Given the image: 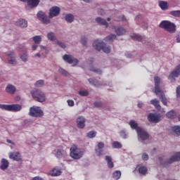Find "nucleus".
<instances>
[{"instance_id":"f257e3e1","label":"nucleus","mask_w":180,"mask_h":180,"mask_svg":"<svg viewBox=\"0 0 180 180\" xmlns=\"http://www.w3.org/2000/svg\"><path fill=\"white\" fill-rule=\"evenodd\" d=\"M60 7L53 6L49 10V17H47L43 11H39L37 16L38 19L44 23V25H49L51 22L50 19L56 18V16H58V15H60Z\"/></svg>"},{"instance_id":"f03ea898","label":"nucleus","mask_w":180,"mask_h":180,"mask_svg":"<svg viewBox=\"0 0 180 180\" xmlns=\"http://www.w3.org/2000/svg\"><path fill=\"white\" fill-rule=\"evenodd\" d=\"M129 126L134 130L136 131L138 134V140L139 141H146V140H148V133L144 130V129L141 128V127H139V124L136 122L134 120H131L129 122Z\"/></svg>"},{"instance_id":"7ed1b4c3","label":"nucleus","mask_w":180,"mask_h":180,"mask_svg":"<svg viewBox=\"0 0 180 180\" xmlns=\"http://www.w3.org/2000/svg\"><path fill=\"white\" fill-rule=\"evenodd\" d=\"M70 155L73 160H81L85 154V149L78 147L77 145H72L70 149Z\"/></svg>"},{"instance_id":"20e7f679","label":"nucleus","mask_w":180,"mask_h":180,"mask_svg":"<svg viewBox=\"0 0 180 180\" xmlns=\"http://www.w3.org/2000/svg\"><path fill=\"white\" fill-rule=\"evenodd\" d=\"M154 82H155V95L158 96L160 95V98L162 101V103L165 106H167L168 103H167V97H165V94L161 91L160 89V84H161V79L158 77H154Z\"/></svg>"},{"instance_id":"39448f33","label":"nucleus","mask_w":180,"mask_h":180,"mask_svg":"<svg viewBox=\"0 0 180 180\" xmlns=\"http://www.w3.org/2000/svg\"><path fill=\"white\" fill-rule=\"evenodd\" d=\"M160 27L161 29H164L166 30V32H168L169 33H175L176 30V26L174 22H171V21L168 20H163L162 21L160 25Z\"/></svg>"},{"instance_id":"423d86ee","label":"nucleus","mask_w":180,"mask_h":180,"mask_svg":"<svg viewBox=\"0 0 180 180\" xmlns=\"http://www.w3.org/2000/svg\"><path fill=\"white\" fill-rule=\"evenodd\" d=\"M31 95L37 102H40V103H43V102H46L47 98H46V94L39 90H33L31 92Z\"/></svg>"},{"instance_id":"0eeeda50","label":"nucleus","mask_w":180,"mask_h":180,"mask_svg":"<svg viewBox=\"0 0 180 180\" xmlns=\"http://www.w3.org/2000/svg\"><path fill=\"white\" fill-rule=\"evenodd\" d=\"M0 109L7 110L8 112H20L22 110V105L20 104H0Z\"/></svg>"},{"instance_id":"6e6552de","label":"nucleus","mask_w":180,"mask_h":180,"mask_svg":"<svg viewBox=\"0 0 180 180\" xmlns=\"http://www.w3.org/2000/svg\"><path fill=\"white\" fill-rule=\"evenodd\" d=\"M29 115L32 117H43L44 112L41 107L34 105L30 108Z\"/></svg>"},{"instance_id":"1a4fd4ad","label":"nucleus","mask_w":180,"mask_h":180,"mask_svg":"<svg viewBox=\"0 0 180 180\" xmlns=\"http://www.w3.org/2000/svg\"><path fill=\"white\" fill-rule=\"evenodd\" d=\"M63 60H64V61H65V63H68V64H72V67H75V65H77L78 63H79V61H78V59L74 58V56L71 55H64L63 56Z\"/></svg>"},{"instance_id":"9d476101","label":"nucleus","mask_w":180,"mask_h":180,"mask_svg":"<svg viewBox=\"0 0 180 180\" xmlns=\"http://www.w3.org/2000/svg\"><path fill=\"white\" fill-rule=\"evenodd\" d=\"M7 60L9 64L12 65H16L18 64V60H16V56L15 55V52L10 51L7 52Z\"/></svg>"},{"instance_id":"9b49d317","label":"nucleus","mask_w":180,"mask_h":180,"mask_svg":"<svg viewBox=\"0 0 180 180\" xmlns=\"http://www.w3.org/2000/svg\"><path fill=\"white\" fill-rule=\"evenodd\" d=\"M148 120L152 123H160L161 122V115L157 113H150L148 115Z\"/></svg>"},{"instance_id":"f8f14e48","label":"nucleus","mask_w":180,"mask_h":180,"mask_svg":"<svg viewBox=\"0 0 180 180\" xmlns=\"http://www.w3.org/2000/svg\"><path fill=\"white\" fill-rule=\"evenodd\" d=\"M86 119L84 116H79L76 118V124L77 129H85Z\"/></svg>"},{"instance_id":"ddd939ff","label":"nucleus","mask_w":180,"mask_h":180,"mask_svg":"<svg viewBox=\"0 0 180 180\" xmlns=\"http://www.w3.org/2000/svg\"><path fill=\"white\" fill-rule=\"evenodd\" d=\"M8 157L10 160L13 161L22 162V155L19 152H11L8 153Z\"/></svg>"},{"instance_id":"4468645a","label":"nucleus","mask_w":180,"mask_h":180,"mask_svg":"<svg viewBox=\"0 0 180 180\" xmlns=\"http://www.w3.org/2000/svg\"><path fill=\"white\" fill-rule=\"evenodd\" d=\"M136 171L139 172L140 175H147L148 172V169L147 167L143 164H139L136 166Z\"/></svg>"},{"instance_id":"2eb2a0df","label":"nucleus","mask_w":180,"mask_h":180,"mask_svg":"<svg viewBox=\"0 0 180 180\" xmlns=\"http://www.w3.org/2000/svg\"><path fill=\"white\" fill-rule=\"evenodd\" d=\"M103 148H105V143L99 142L95 148L96 154L98 157L103 155Z\"/></svg>"},{"instance_id":"dca6fc26","label":"nucleus","mask_w":180,"mask_h":180,"mask_svg":"<svg viewBox=\"0 0 180 180\" xmlns=\"http://www.w3.org/2000/svg\"><path fill=\"white\" fill-rule=\"evenodd\" d=\"M175 161H180V152L176 153L173 155L167 162V163L163 164V167H167L168 164H172V162H175Z\"/></svg>"},{"instance_id":"f3484780","label":"nucleus","mask_w":180,"mask_h":180,"mask_svg":"<svg viewBox=\"0 0 180 180\" xmlns=\"http://www.w3.org/2000/svg\"><path fill=\"white\" fill-rule=\"evenodd\" d=\"M97 51H103L104 53H110V46H94Z\"/></svg>"},{"instance_id":"a211bd4d","label":"nucleus","mask_w":180,"mask_h":180,"mask_svg":"<svg viewBox=\"0 0 180 180\" xmlns=\"http://www.w3.org/2000/svg\"><path fill=\"white\" fill-rule=\"evenodd\" d=\"M49 175H51V176H58L61 175V168L58 167L53 168L49 172Z\"/></svg>"},{"instance_id":"6ab92c4d","label":"nucleus","mask_w":180,"mask_h":180,"mask_svg":"<svg viewBox=\"0 0 180 180\" xmlns=\"http://www.w3.org/2000/svg\"><path fill=\"white\" fill-rule=\"evenodd\" d=\"M6 92L10 94V95H13L16 92V86H13V84H8L6 87Z\"/></svg>"},{"instance_id":"aec40b11","label":"nucleus","mask_w":180,"mask_h":180,"mask_svg":"<svg viewBox=\"0 0 180 180\" xmlns=\"http://www.w3.org/2000/svg\"><path fill=\"white\" fill-rule=\"evenodd\" d=\"M8 167L9 161L5 158L1 159L0 169H1L2 171H5V169H8Z\"/></svg>"},{"instance_id":"412c9836","label":"nucleus","mask_w":180,"mask_h":180,"mask_svg":"<svg viewBox=\"0 0 180 180\" xmlns=\"http://www.w3.org/2000/svg\"><path fill=\"white\" fill-rule=\"evenodd\" d=\"M53 153H56L55 156L56 157V158H63L64 154H65V152L61 148H57L54 150Z\"/></svg>"},{"instance_id":"4be33fe9","label":"nucleus","mask_w":180,"mask_h":180,"mask_svg":"<svg viewBox=\"0 0 180 180\" xmlns=\"http://www.w3.org/2000/svg\"><path fill=\"white\" fill-rule=\"evenodd\" d=\"M15 25L19 27H27V21L25 19H20L15 22Z\"/></svg>"},{"instance_id":"5701e85b","label":"nucleus","mask_w":180,"mask_h":180,"mask_svg":"<svg viewBox=\"0 0 180 180\" xmlns=\"http://www.w3.org/2000/svg\"><path fill=\"white\" fill-rule=\"evenodd\" d=\"M27 3L31 8H36L40 4V0H27Z\"/></svg>"},{"instance_id":"b1692460","label":"nucleus","mask_w":180,"mask_h":180,"mask_svg":"<svg viewBox=\"0 0 180 180\" xmlns=\"http://www.w3.org/2000/svg\"><path fill=\"white\" fill-rule=\"evenodd\" d=\"M151 105L155 106V109H158V110H161V105H160V101H158L157 98H154L150 101Z\"/></svg>"},{"instance_id":"393cba45","label":"nucleus","mask_w":180,"mask_h":180,"mask_svg":"<svg viewBox=\"0 0 180 180\" xmlns=\"http://www.w3.org/2000/svg\"><path fill=\"white\" fill-rule=\"evenodd\" d=\"M166 117L168 119H175L176 117V111L171 110L170 111L167 112Z\"/></svg>"},{"instance_id":"a878e982","label":"nucleus","mask_w":180,"mask_h":180,"mask_svg":"<svg viewBox=\"0 0 180 180\" xmlns=\"http://www.w3.org/2000/svg\"><path fill=\"white\" fill-rule=\"evenodd\" d=\"M171 131L174 136H180V127L174 126L171 128Z\"/></svg>"},{"instance_id":"bb28decb","label":"nucleus","mask_w":180,"mask_h":180,"mask_svg":"<svg viewBox=\"0 0 180 180\" xmlns=\"http://www.w3.org/2000/svg\"><path fill=\"white\" fill-rule=\"evenodd\" d=\"M89 82L91 84V85H93V86H96L97 88L101 86L102 85V83L97 81L96 79H89Z\"/></svg>"},{"instance_id":"cd10ccee","label":"nucleus","mask_w":180,"mask_h":180,"mask_svg":"<svg viewBox=\"0 0 180 180\" xmlns=\"http://www.w3.org/2000/svg\"><path fill=\"white\" fill-rule=\"evenodd\" d=\"M105 161L107 162V165L108 168H113L114 165H113V161L112 160V157L106 155Z\"/></svg>"},{"instance_id":"c85d7f7f","label":"nucleus","mask_w":180,"mask_h":180,"mask_svg":"<svg viewBox=\"0 0 180 180\" xmlns=\"http://www.w3.org/2000/svg\"><path fill=\"white\" fill-rule=\"evenodd\" d=\"M120 136L122 139H124V140H126V139H129V132L126 131L125 129L121 130L120 132Z\"/></svg>"},{"instance_id":"c756f323","label":"nucleus","mask_w":180,"mask_h":180,"mask_svg":"<svg viewBox=\"0 0 180 180\" xmlns=\"http://www.w3.org/2000/svg\"><path fill=\"white\" fill-rule=\"evenodd\" d=\"M115 33H117V36H123L126 33V30L123 27H118L115 29Z\"/></svg>"},{"instance_id":"7c9ffc66","label":"nucleus","mask_w":180,"mask_h":180,"mask_svg":"<svg viewBox=\"0 0 180 180\" xmlns=\"http://www.w3.org/2000/svg\"><path fill=\"white\" fill-rule=\"evenodd\" d=\"M96 22H97L98 25H103V26L108 27V22H106V20H103L102 18H96Z\"/></svg>"},{"instance_id":"2f4dec72","label":"nucleus","mask_w":180,"mask_h":180,"mask_svg":"<svg viewBox=\"0 0 180 180\" xmlns=\"http://www.w3.org/2000/svg\"><path fill=\"white\" fill-rule=\"evenodd\" d=\"M131 38L133 40H136V41H141V40H143V37H141V35H139L138 34H131Z\"/></svg>"},{"instance_id":"473e14b6","label":"nucleus","mask_w":180,"mask_h":180,"mask_svg":"<svg viewBox=\"0 0 180 180\" xmlns=\"http://www.w3.org/2000/svg\"><path fill=\"white\" fill-rule=\"evenodd\" d=\"M65 19L68 23H72L74 22V15L72 14H67L65 16Z\"/></svg>"},{"instance_id":"72a5a7b5","label":"nucleus","mask_w":180,"mask_h":180,"mask_svg":"<svg viewBox=\"0 0 180 180\" xmlns=\"http://www.w3.org/2000/svg\"><path fill=\"white\" fill-rule=\"evenodd\" d=\"M159 6L162 11H167V9H168V3H167V1H160Z\"/></svg>"},{"instance_id":"f704fd0d","label":"nucleus","mask_w":180,"mask_h":180,"mask_svg":"<svg viewBox=\"0 0 180 180\" xmlns=\"http://www.w3.org/2000/svg\"><path fill=\"white\" fill-rule=\"evenodd\" d=\"M58 72L60 75H63V77H70V74L63 68L58 69Z\"/></svg>"},{"instance_id":"c9c22d12","label":"nucleus","mask_w":180,"mask_h":180,"mask_svg":"<svg viewBox=\"0 0 180 180\" xmlns=\"http://www.w3.org/2000/svg\"><path fill=\"white\" fill-rule=\"evenodd\" d=\"M20 58L23 63H27V61H29V55L27 53H22L20 55Z\"/></svg>"},{"instance_id":"e433bc0d","label":"nucleus","mask_w":180,"mask_h":180,"mask_svg":"<svg viewBox=\"0 0 180 180\" xmlns=\"http://www.w3.org/2000/svg\"><path fill=\"white\" fill-rule=\"evenodd\" d=\"M112 176H113L114 179L117 180L120 178V176H122V172H120V171H119V170H117L113 172Z\"/></svg>"},{"instance_id":"4c0bfd02","label":"nucleus","mask_w":180,"mask_h":180,"mask_svg":"<svg viewBox=\"0 0 180 180\" xmlns=\"http://www.w3.org/2000/svg\"><path fill=\"white\" fill-rule=\"evenodd\" d=\"M47 38L49 39V40H51V41H55L56 39L54 32H49L47 34Z\"/></svg>"},{"instance_id":"58836bf2","label":"nucleus","mask_w":180,"mask_h":180,"mask_svg":"<svg viewBox=\"0 0 180 180\" xmlns=\"http://www.w3.org/2000/svg\"><path fill=\"white\" fill-rule=\"evenodd\" d=\"M32 40H34L36 44H40V41H41V36H34L32 37Z\"/></svg>"},{"instance_id":"ea45409f","label":"nucleus","mask_w":180,"mask_h":180,"mask_svg":"<svg viewBox=\"0 0 180 180\" xmlns=\"http://www.w3.org/2000/svg\"><path fill=\"white\" fill-rule=\"evenodd\" d=\"M93 46H106V44H105V42H103V41H101L100 39H96L94 41Z\"/></svg>"},{"instance_id":"a19ab883","label":"nucleus","mask_w":180,"mask_h":180,"mask_svg":"<svg viewBox=\"0 0 180 180\" xmlns=\"http://www.w3.org/2000/svg\"><path fill=\"white\" fill-rule=\"evenodd\" d=\"M122 147H123V145H122V143L119 141H114L112 143V148H122Z\"/></svg>"},{"instance_id":"79ce46f5","label":"nucleus","mask_w":180,"mask_h":180,"mask_svg":"<svg viewBox=\"0 0 180 180\" xmlns=\"http://www.w3.org/2000/svg\"><path fill=\"white\" fill-rule=\"evenodd\" d=\"M79 95H80V96H88L89 92L86 89H82L79 91Z\"/></svg>"},{"instance_id":"37998d69","label":"nucleus","mask_w":180,"mask_h":180,"mask_svg":"<svg viewBox=\"0 0 180 180\" xmlns=\"http://www.w3.org/2000/svg\"><path fill=\"white\" fill-rule=\"evenodd\" d=\"M96 131H90L87 133V137H89V139H94V137H96Z\"/></svg>"},{"instance_id":"c03bdc74","label":"nucleus","mask_w":180,"mask_h":180,"mask_svg":"<svg viewBox=\"0 0 180 180\" xmlns=\"http://www.w3.org/2000/svg\"><path fill=\"white\" fill-rule=\"evenodd\" d=\"M170 15H172V16H174L175 18H180V11H171Z\"/></svg>"},{"instance_id":"a18cd8bd","label":"nucleus","mask_w":180,"mask_h":180,"mask_svg":"<svg viewBox=\"0 0 180 180\" xmlns=\"http://www.w3.org/2000/svg\"><path fill=\"white\" fill-rule=\"evenodd\" d=\"M116 39V34H110L107 37H105V40L107 41H110V40H115Z\"/></svg>"},{"instance_id":"49530a36","label":"nucleus","mask_w":180,"mask_h":180,"mask_svg":"<svg viewBox=\"0 0 180 180\" xmlns=\"http://www.w3.org/2000/svg\"><path fill=\"white\" fill-rule=\"evenodd\" d=\"M35 86H37L38 88H41V86H44V80H38L35 83Z\"/></svg>"},{"instance_id":"de8ad7c7","label":"nucleus","mask_w":180,"mask_h":180,"mask_svg":"<svg viewBox=\"0 0 180 180\" xmlns=\"http://www.w3.org/2000/svg\"><path fill=\"white\" fill-rule=\"evenodd\" d=\"M141 158L143 161H148V158H149L148 154H147L146 153H142Z\"/></svg>"},{"instance_id":"09e8293b","label":"nucleus","mask_w":180,"mask_h":180,"mask_svg":"<svg viewBox=\"0 0 180 180\" xmlns=\"http://www.w3.org/2000/svg\"><path fill=\"white\" fill-rule=\"evenodd\" d=\"M67 103L70 108L74 107L75 105V102H74L73 100L71 99L67 100Z\"/></svg>"},{"instance_id":"8fccbe9b","label":"nucleus","mask_w":180,"mask_h":180,"mask_svg":"<svg viewBox=\"0 0 180 180\" xmlns=\"http://www.w3.org/2000/svg\"><path fill=\"white\" fill-rule=\"evenodd\" d=\"M94 105L96 108H101V106H102V102L101 101H96L94 103Z\"/></svg>"},{"instance_id":"3c124183","label":"nucleus","mask_w":180,"mask_h":180,"mask_svg":"<svg viewBox=\"0 0 180 180\" xmlns=\"http://www.w3.org/2000/svg\"><path fill=\"white\" fill-rule=\"evenodd\" d=\"M81 43L83 44V46H85L86 44V37L84 36L81 38Z\"/></svg>"},{"instance_id":"603ef678","label":"nucleus","mask_w":180,"mask_h":180,"mask_svg":"<svg viewBox=\"0 0 180 180\" xmlns=\"http://www.w3.org/2000/svg\"><path fill=\"white\" fill-rule=\"evenodd\" d=\"M91 71H94V72H96L97 74H102V70H101V69L94 68L91 69Z\"/></svg>"},{"instance_id":"864d4df0","label":"nucleus","mask_w":180,"mask_h":180,"mask_svg":"<svg viewBox=\"0 0 180 180\" xmlns=\"http://www.w3.org/2000/svg\"><path fill=\"white\" fill-rule=\"evenodd\" d=\"M176 96L177 98H180V86L176 88Z\"/></svg>"},{"instance_id":"5fc2aeb1","label":"nucleus","mask_w":180,"mask_h":180,"mask_svg":"<svg viewBox=\"0 0 180 180\" xmlns=\"http://www.w3.org/2000/svg\"><path fill=\"white\" fill-rule=\"evenodd\" d=\"M137 106H138V108L141 109V108H143L144 106V103L140 101V102L138 103Z\"/></svg>"},{"instance_id":"6e6d98bb","label":"nucleus","mask_w":180,"mask_h":180,"mask_svg":"<svg viewBox=\"0 0 180 180\" xmlns=\"http://www.w3.org/2000/svg\"><path fill=\"white\" fill-rule=\"evenodd\" d=\"M30 143H31V144H36V138L30 139Z\"/></svg>"},{"instance_id":"4d7b16f0","label":"nucleus","mask_w":180,"mask_h":180,"mask_svg":"<svg viewBox=\"0 0 180 180\" xmlns=\"http://www.w3.org/2000/svg\"><path fill=\"white\" fill-rule=\"evenodd\" d=\"M32 180H43V179L41 178V177H39V176H36V177H34V178L32 179Z\"/></svg>"},{"instance_id":"13d9d810","label":"nucleus","mask_w":180,"mask_h":180,"mask_svg":"<svg viewBox=\"0 0 180 180\" xmlns=\"http://www.w3.org/2000/svg\"><path fill=\"white\" fill-rule=\"evenodd\" d=\"M41 50H44L45 53H49L47 50H46V46H41Z\"/></svg>"},{"instance_id":"bf43d9fd","label":"nucleus","mask_w":180,"mask_h":180,"mask_svg":"<svg viewBox=\"0 0 180 180\" xmlns=\"http://www.w3.org/2000/svg\"><path fill=\"white\" fill-rule=\"evenodd\" d=\"M7 143H8L9 144H15L11 139H7Z\"/></svg>"},{"instance_id":"052dcab7","label":"nucleus","mask_w":180,"mask_h":180,"mask_svg":"<svg viewBox=\"0 0 180 180\" xmlns=\"http://www.w3.org/2000/svg\"><path fill=\"white\" fill-rule=\"evenodd\" d=\"M117 20H124V15H122L121 18H119Z\"/></svg>"},{"instance_id":"680f3d73","label":"nucleus","mask_w":180,"mask_h":180,"mask_svg":"<svg viewBox=\"0 0 180 180\" xmlns=\"http://www.w3.org/2000/svg\"><path fill=\"white\" fill-rule=\"evenodd\" d=\"M37 46H32V50L33 51H34V50H37Z\"/></svg>"},{"instance_id":"e2e57ef3","label":"nucleus","mask_w":180,"mask_h":180,"mask_svg":"<svg viewBox=\"0 0 180 180\" xmlns=\"http://www.w3.org/2000/svg\"><path fill=\"white\" fill-rule=\"evenodd\" d=\"M176 41L177 43H180V37H177L176 39Z\"/></svg>"},{"instance_id":"0e129e2a","label":"nucleus","mask_w":180,"mask_h":180,"mask_svg":"<svg viewBox=\"0 0 180 180\" xmlns=\"http://www.w3.org/2000/svg\"><path fill=\"white\" fill-rule=\"evenodd\" d=\"M35 56H36V57H40V53H37V54H35Z\"/></svg>"},{"instance_id":"69168bd1","label":"nucleus","mask_w":180,"mask_h":180,"mask_svg":"<svg viewBox=\"0 0 180 180\" xmlns=\"http://www.w3.org/2000/svg\"><path fill=\"white\" fill-rule=\"evenodd\" d=\"M84 2H86L87 4H89V0H83Z\"/></svg>"},{"instance_id":"338daca9","label":"nucleus","mask_w":180,"mask_h":180,"mask_svg":"<svg viewBox=\"0 0 180 180\" xmlns=\"http://www.w3.org/2000/svg\"><path fill=\"white\" fill-rule=\"evenodd\" d=\"M140 18V15H137L136 17V20H137V19H139Z\"/></svg>"},{"instance_id":"774afa93","label":"nucleus","mask_w":180,"mask_h":180,"mask_svg":"<svg viewBox=\"0 0 180 180\" xmlns=\"http://www.w3.org/2000/svg\"><path fill=\"white\" fill-rule=\"evenodd\" d=\"M19 99H20V97L18 96L16 101H19Z\"/></svg>"}]
</instances>
